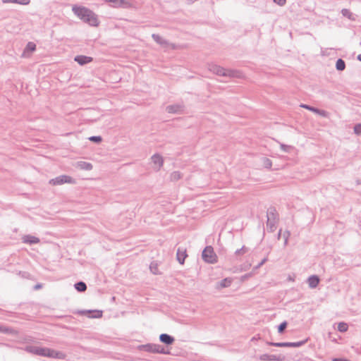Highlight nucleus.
<instances>
[{
    "label": "nucleus",
    "instance_id": "412c9836",
    "mask_svg": "<svg viewBox=\"0 0 361 361\" xmlns=\"http://www.w3.org/2000/svg\"><path fill=\"white\" fill-rule=\"evenodd\" d=\"M106 2H110L114 4L115 7H126L127 3L124 0H104Z\"/></svg>",
    "mask_w": 361,
    "mask_h": 361
},
{
    "label": "nucleus",
    "instance_id": "a18cd8bd",
    "mask_svg": "<svg viewBox=\"0 0 361 361\" xmlns=\"http://www.w3.org/2000/svg\"><path fill=\"white\" fill-rule=\"evenodd\" d=\"M41 287H42L41 284H37L35 286V289L37 290V289L40 288Z\"/></svg>",
    "mask_w": 361,
    "mask_h": 361
},
{
    "label": "nucleus",
    "instance_id": "1a4fd4ad",
    "mask_svg": "<svg viewBox=\"0 0 361 361\" xmlns=\"http://www.w3.org/2000/svg\"><path fill=\"white\" fill-rule=\"evenodd\" d=\"M139 348L140 350L146 351V352L157 353V351H159V344L148 343V344L140 345L139 347Z\"/></svg>",
    "mask_w": 361,
    "mask_h": 361
},
{
    "label": "nucleus",
    "instance_id": "c03bdc74",
    "mask_svg": "<svg viewBox=\"0 0 361 361\" xmlns=\"http://www.w3.org/2000/svg\"><path fill=\"white\" fill-rule=\"evenodd\" d=\"M332 361H349V360H343V359H341V358H334V359H333Z\"/></svg>",
    "mask_w": 361,
    "mask_h": 361
},
{
    "label": "nucleus",
    "instance_id": "72a5a7b5",
    "mask_svg": "<svg viewBox=\"0 0 361 361\" xmlns=\"http://www.w3.org/2000/svg\"><path fill=\"white\" fill-rule=\"evenodd\" d=\"M287 322H282L278 327V331L279 333L281 334L284 331V330L286 329V326H287Z\"/></svg>",
    "mask_w": 361,
    "mask_h": 361
},
{
    "label": "nucleus",
    "instance_id": "c756f323",
    "mask_svg": "<svg viewBox=\"0 0 361 361\" xmlns=\"http://www.w3.org/2000/svg\"><path fill=\"white\" fill-rule=\"evenodd\" d=\"M348 324L345 322H340L338 325V330L340 332H345L348 330Z\"/></svg>",
    "mask_w": 361,
    "mask_h": 361
},
{
    "label": "nucleus",
    "instance_id": "2f4dec72",
    "mask_svg": "<svg viewBox=\"0 0 361 361\" xmlns=\"http://www.w3.org/2000/svg\"><path fill=\"white\" fill-rule=\"evenodd\" d=\"M149 269L154 274H158L157 264L156 263H151L149 266Z\"/></svg>",
    "mask_w": 361,
    "mask_h": 361
},
{
    "label": "nucleus",
    "instance_id": "4468645a",
    "mask_svg": "<svg viewBox=\"0 0 361 361\" xmlns=\"http://www.w3.org/2000/svg\"><path fill=\"white\" fill-rule=\"evenodd\" d=\"M74 60L78 62L80 65H85L90 63L92 61V58L83 55L76 56Z\"/></svg>",
    "mask_w": 361,
    "mask_h": 361
},
{
    "label": "nucleus",
    "instance_id": "f257e3e1",
    "mask_svg": "<svg viewBox=\"0 0 361 361\" xmlns=\"http://www.w3.org/2000/svg\"><path fill=\"white\" fill-rule=\"evenodd\" d=\"M25 350L32 354L40 355L42 357L56 358V359H65L66 355L60 351H56L55 350L48 348H42L35 345H28L26 346Z\"/></svg>",
    "mask_w": 361,
    "mask_h": 361
},
{
    "label": "nucleus",
    "instance_id": "58836bf2",
    "mask_svg": "<svg viewBox=\"0 0 361 361\" xmlns=\"http://www.w3.org/2000/svg\"><path fill=\"white\" fill-rule=\"evenodd\" d=\"M267 261V258L264 257L256 267H254V270L258 269L260 267H262L266 262Z\"/></svg>",
    "mask_w": 361,
    "mask_h": 361
},
{
    "label": "nucleus",
    "instance_id": "4c0bfd02",
    "mask_svg": "<svg viewBox=\"0 0 361 361\" xmlns=\"http://www.w3.org/2000/svg\"><path fill=\"white\" fill-rule=\"evenodd\" d=\"M317 112H316V114H317L323 117H326L328 115V113L324 110L317 109Z\"/></svg>",
    "mask_w": 361,
    "mask_h": 361
},
{
    "label": "nucleus",
    "instance_id": "a878e982",
    "mask_svg": "<svg viewBox=\"0 0 361 361\" xmlns=\"http://www.w3.org/2000/svg\"><path fill=\"white\" fill-rule=\"evenodd\" d=\"M336 68L338 71H343L345 68V61L341 59H338L336 63Z\"/></svg>",
    "mask_w": 361,
    "mask_h": 361
},
{
    "label": "nucleus",
    "instance_id": "de8ad7c7",
    "mask_svg": "<svg viewBox=\"0 0 361 361\" xmlns=\"http://www.w3.org/2000/svg\"><path fill=\"white\" fill-rule=\"evenodd\" d=\"M357 59H358L360 61H361V54H359V55L357 56Z\"/></svg>",
    "mask_w": 361,
    "mask_h": 361
},
{
    "label": "nucleus",
    "instance_id": "ea45409f",
    "mask_svg": "<svg viewBox=\"0 0 361 361\" xmlns=\"http://www.w3.org/2000/svg\"><path fill=\"white\" fill-rule=\"evenodd\" d=\"M157 353L167 355V354H169V352L165 350L164 348L159 345V351H157Z\"/></svg>",
    "mask_w": 361,
    "mask_h": 361
},
{
    "label": "nucleus",
    "instance_id": "c85d7f7f",
    "mask_svg": "<svg viewBox=\"0 0 361 361\" xmlns=\"http://www.w3.org/2000/svg\"><path fill=\"white\" fill-rule=\"evenodd\" d=\"M262 164H263V166L266 169H271V167L272 166V162H271V159L266 158V157H264L262 159Z\"/></svg>",
    "mask_w": 361,
    "mask_h": 361
},
{
    "label": "nucleus",
    "instance_id": "dca6fc26",
    "mask_svg": "<svg viewBox=\"0 0 361 361\" xmlns=\"http://www.w3.org/2000/svg\"><path fill=\"white\" fill-rule=\"evenodd\" d=\"M307 283L310 288H314L318 286L319 283V279L316 275L310 276L307 279Z\"/></svg>",
    "mask_w": 361,
    "mask_h": 361
},
{
    "label": "nucleus",
    "instance_id": "e433bc0d",
    "mask_svg": "<svg viewBox=\"0 0 361 361\" xmlns=\"http://www.w3.org/2000/svg\"><path fill=\"white\" fill-rule=\"evenodd\" d=\"M354 132L357 135H361V123L356 124L354 126Z\"/></svg>",
    "mask_w": 361,
    "mask_h": 361
},
{
    "label": "nucleus",
    "instance_id": "473e14b6",
    "mask_svg": "<svg viewBox=\"0 0 361 361\" xmlns=\"http://www.w3.org/2000/svg\"><path fill=\"white\" fill-rule=\"evenodd\" d=\"M290 233L288 231H286L283 233V237L284 238V245L285 246H286L288 245V238L290 237Z\"/></svg>",
    "mask_w": 361,
    "mask_h": 361
},
{
    "label": "nucleus",
    "instance_id": "f03ea898",
    "mask_svg": "<svg viewBox=\"0 0 361 361\" xmlns=\"http://www.w3.org/2000/svg\"><path fill=\"white\" fill-rule=\"evenodd\" d=\"M72 10L74 14L84 22L92 26H97L98 25L97 16L91 10L85 7L76 6H73Z\"/></svg>",
    "mask_w": 361,
    "mask_h": 361
},
{
    "label": "nucleus",
    "instance_id": "9d476101",
    "mask_svg": "<svg viewBox=\"0 0 361 361\" xmlns=\"http://www.w3.org/2000/svg\"><path fill=\"white\" fill-rule=\"evenodd\" d=\"M36 49V44L34 42H30L27 44L23 54L22 57L28 58L31 54Z\"/></svg>",
    "mask_w": 361,
    "mask_h": 361
},
{
    "label": "nucleus",
    "instance_id": "c9c22d12",
    "mask_svg": "<svg viewBox=\"0 0 361 361\" xmlns=\"http://www.w3.org/2000/svg\"><path fill=\"white\" fill-rule=\"evenodd\" d=\"M89 140L94 142L99 143L102 142V138L101 136H92V137H89Z\"/></svg>",
    "mask_w": 361,
    "mask_h": 361
},
{
    "label": "nucleus",
    "instance_id": "6e6552de",
    "mask_svg": "<svg viewBox=\"0 0 361 361\" xmlns=\"http://www.w3.org/2000/svg\"><path fill=\"white\" fill-rule=\"evenodd\" d=\"M307 340L298 341V342H283V343H269L270 345L275 347H293L298 348L302 346L306 343Z\"/></svg>",
    "mask_w": 361,
    "mask_h": 361
},
{
    "label": "nucleus",
    "instance_id": "a211bd4d",
    "mask_svg": "<svg viewBox=\"0 0 361 361\" xmlns=\"http://www.w3.org/2000/svg\"><path fill=\"white\" fill-rule=\"evenodd\" d=\"M23 241L27 244H36L39 242V239L32 235H27L23 238Z\"/></svg>",
    "mask_w": 361,
    "mask_h": 361
},
{
    "label": "nucleus",
    "instance_id": "7c9ffc66",
    "mask_svg": "<svg viewBox=\"0 0 361 361\" xmlns=\"http://www.w3.org/2000/svg\"><path fill=\"white\" fill-rule=\"evenodd\" d=\"M300 107L304 108V109H307V110H309V111H312V112H314V113H315V114H316V112H317V108H315V107H314V106H309V105H307V104H301V105H300Z\"/></svg>",
    "mask_w": 361,
    "mask_h": 361
},
{
    "label": "nucleus",
    "instance_id": "7ed1b4c3",
    "mask_svg": "<svg viewBox=\"0 0 361 361\" xmlns=\"http://www.w3.org/2000/svg\"><path fill=\"white\" fill-rule=\"evenodd\" d=\"M209 70L214 74L221 76H226L229 78H240L242 75V73L238 71L225 69L223 67L216 64L209 65Z\"/></svg>",
    "mask_w": 361,
    "mask_h": 361
},
{
    "label": "nucleus",
    "instance_id": "f8f14e48",
    "mask_svg": "<svg viewBox=\"0 0 361 361\" xmlns=\"http://www.w3.org/2000/svg\"><path fill=\"white\" fill-rule=\"evenodd\" d=\"M152 161L155 165V169L157 171L160 169L164 163L162 157L158 154H154L152 157Z\"/></svg>",
    "mask_w": 361,
    "mask_h": 361
},
{
    "label": "nucleus",
    "instance_id": "4be33fe9",
    "mask_svg": "<svg viewBox=\"0 0 361 361\" xmlns=\"http://www.w3.org/2000/svg\"><path fill=\"white\" fill-rule=\"evenodd\" d=\"M85 312H87L90 315H89V317H91V318H100L102 317V311H91V310H88V311H83L82 312V313H85Z\"/></svg>",
    "mask_w": 361,
    "mask_h": 361
},
{
    "label": "nucleus",
    "instance_id": "f3484780",
    "mask_svg": "<svg viewBox=\"0 0 361 361\" xmlns=\"http://www.w3.org/2000/svg\"><path fill=\"white\" fill-rule=\"evenodd\" d=\"M183 106L179 104L169 105L166 107V111L170 114H176L182 111Z\"/></svg>",
    "mask_w": 361,
    "mask_h": 361
},
{
    "label": "nucleus",
    "instance_id": "79ce46f5",
    "mask_svg": "<svg viewBox=\"0 0 361 361\" xmlns=\"http://www.w3.org/2000/svg\"><path fill=\"white\" fill-rule=\"evenodd\" d=\"M274 3L277 4L278 5L282 6L285 5L286 0H273Z\"/></svg>",
    "mask_w": 361,
    "mask_h": 361
},
{
    "label": "nucleus",
    "instance_id": "37998d69",
    "mask_svg": "<svg viewBox=\"0 0 361 361\" xmlns=\"http://www.w3.org/2000/svg\"><path fill=\"white\" fill-rule=\"evenodd\" d=\"M17 1L18 0H2V2L4 4H8V3H14V4H17Z\"/></svg>",
    "mask_w": 361,
    "mask_h": 361
},
{
    "label": "nucleus",
    "instance_id": "423d86ee",
    "mask_svg": "<svg viewBox=\"0 0 361 361\" xmlns=\"http://www.w3.org/2000/svg\"><path fill=\"white\" fill-rule=\"evenodd\" d=\"M152 37L157 44L166 49H176L177 47L175 44L169 42L168 40L164 39L162 37L157 34H152Z\"/></svg>",
    "mask_w": 361,
    "mask_h": 361
},
{
    "label": "nucleus",
    "instance_id": "393cba45",
    "mask_svg": "<svg viewBox=\"0 0 361 361\" xmlns=\"http://www.w3.org/2000/svg\"><path fill=\"white\" fill-rule=\"evenodd\" d=\"M0 332L1 333H3V334H14L16 333V331L8 327V326H2L0 324Z\"/></svg>",
    "mask_w": 361,
    "mask_h": 361
},
{
    "label": "nucleus",
    "instance_id": "39448f33",
    "mask_svg": "<svg viewBox=\"0 0 361 361\" xmlns=\"http://www.w3.org/2000/svg\"><path fill=\"white\" fill-rule=\"evenodd\" d=\"M202 257L207 263L214 264L217 262V257L212 246H207L202 253Z\"/></svg>",
    "mask_w": 361,
    "mask_h": 361
},
{
    "label": "nucleus",
    "instance_id": "2eb2a0df",
    "mask_svg": "<svg viewBox=\"0 0 361 361\" xmlns=\"http://www.w3.org/2000/svg\"><path fill=\"white\" fill-rule=\"evenodd\" d=\"M159 340L166 345H171L174 342L175 339L173 336L167 334H162L159 336Z\"/></svg>",
    "mask_w": 361,
    "mask_h": 361
},
{
    "label": "nucleus",
    "instance_id": "20e7f679",
    "mask_svg": "<svg viewBox=\"0 0 361 361\" xmlns=\"http://www.w3.org/2000/svg\"><path fill=\"white\" fill-rule=\"evenodd\" d=\"M267 227L270 232H274L276 228L278 222V214L274 207H269L267 210Z\"/></svg>",
    "mask_w": 361,
    "mask_h": 361
},
{
    "label": "nucleus",
    "instance_id": "ddd939ff",
    "mask_svg": "<svg viewBox=\"0 0 361 361\" xmlns=\"http://www.w3.org/2000/svg\"><path fill=\"white\" fill-rule=\"evenodd\" d=\"M188 256L186 253V250L182 247H178L177 250L176 257L177 260L179 262L180 264H183L185 262V259Z\"/></svg>",
    "mask_w": 361,
    "mask_h": 361
},
{
    "label": "nucleus",
    "instance_id": "5701e85b",
    "mask_svg": "<svg viewBox=\"0 0 361 361\" xmlns=\"http://www.w3.org/2000/svg\"><path fill=\"white\" fill-rule=\"evenodd\" d=\"M231 282L232 280L231 279L226 278L219 282V287L221 288L228 287L231 284Z\"/></svg>",
    "mask_w": 361,
    "mask_h": 361
},
{
    "label": "nucleus",
    "instance_id": "9b49d317",
    "mask_svg": "<svg viewBox=\"0 0 361 361\" xmlns=\"http://www.w3.org/2000/svg\"><path fill=\"white\" fill-rule=\"evenodd\" d=\"M257 359L261 361H280V360H281V356H277L275 355H269V354L260 355L257 357Z\"/></svg>",
    "mask_w": 361,
    "mask_h": 361
},
{
    "label": "nucleus",
    "instance_id": "6ab92c4d",
    "mask_svg": "<svg viewBox=\"0 0 361 361\" xmlns=\"http://www.w3.org/2000/svg\"><path fill=\"white\" fill-rule=\"evenodd\" d=\"M77 166L79 169H80L82 170H85V171H90L92 169V165L91 163L82 161H78L77 163Z\"/></svg>",
    "mask_w": 361,
    "mask_h": 361
},
{
    "label": "nucleus",
    "instance_id": "49530a36",
    "mask_svg": "<svg viewBox=\"0 0 361 361\" xmlns=\"http://www.w3.org/2000/svg\"><path fill=\"white\" fill-rule=\"evenodd\" d=\"M281 230L279 231V233H278V239L280 238L281 237Z\"/></svg>",
    "mask_w": 361,
    "mask_h": 361
},
{
    "label": "nucleus",
    "instance_id": "b1692460",
    "mask_svg": "<svg viewBox=\"0 0 361 361\" xmlns=\"http://www.w3.org/2000/svg\"><path fill=\"white\" fill-rule=\"evenodd\" d=\"M75 288L79 292H83L87 289L86 284L82 281L77 282L75 285Z\"/></svg>",
    "mask_w": 361,
    "mask_h": 361
},
{
    "label": "nucleus",
    "instance_id": "f704fd0d",
    "mask_svg": "<svg viewBox=\"0 0 361 361\" xmlns=\"http://www.w3.org/2000/svg\"><path fill=\"white\" fill-rule=\"evenodd\" d=\"M281 149L283 151V152H289L292 149H293V147L290 146V145H284V144H281Z\"/></svg>",
    "mask_w": 361,
    "mask_h": 361
},
{
    "label": "nucleus",
    "instance_id": "aec40b11",
    "mask_svg": "<svg viewBox=\"0 0 361 361\" xmlns=\"http://www.w3.org/2000/svg\"><path fill=\"white\" fill-rule=\"evenodd\" d=\"M341 13L344 17L348 18L350 20H355V15H354L350 10L343 8L341 10Z\"/></svg>",
    "mask_w": 361,
    "mask_h": 361
},
{
    "label": "nucleus",
    "instance_id": "0eeeda50",
    "mask_svg": "<svg viewBox=\"0 0 361 361\" xmlns=\"http://www.w3.org/2000/svg\"><path fill=\"white\" fill-rule=\"evenodd\" d=\"M75 180L71 176L66 175H61L55 178L50 180L49 183L54 185H61L63 183L73 184Z\"/></svg>",
    "mask_w": 361,
    "mask_h": 361
},
{
    "label": "nucleus",
    "instance_id": "cd10ccee",
    "mask_svg": "<svg viewBox=\"0 0 361 361\" xmlns=\"http://www.w3.org/2000/svg\"><path fill=\"white\" fill-rule=\"evenodd\" d=\"M249 250V248L245 247V246H243L240 249H238L235 251V254L238 256H240V255H245V253H247Z\"/></svg>",
    "mask_w": 361,
    "mask_h": 361
},
{
    "label": "nucleus",
    "instance_id": "a19ab883",
    "mask_svg": "<svg viewBox=\"0 0 361 361\" xmlns=\"http://www.w3.org/2000/svg\"><path fill=\"white\" fill-rule=\"evenodd\" d=\"M30 2V0H18L17 4L20 5H28Z\"/></svg>",
    "mask_w": 361,
    "mask_h": 361
},
{
    "label": "nucleus",
    "instance_id": "bb28decb",
    "mask_svg": "<svg viewBox=\"0 0 361 361\" xmlns=\"http://www.w3.org/2000/svg\"><path fill=\"white\" fill-rule=\"evenodd\" d=\"M182 178V175L179 171H173L171 173L170 178L172 181H177Z\"/></svg>",
    "mask_w": 361,
    "mask_h": 361
}]
</instances>
